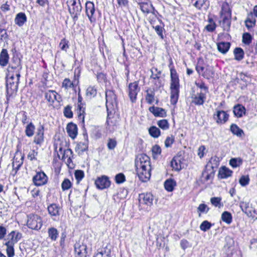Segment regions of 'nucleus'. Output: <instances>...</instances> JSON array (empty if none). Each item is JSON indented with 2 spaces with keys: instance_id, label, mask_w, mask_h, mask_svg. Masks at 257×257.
<instances>
[{
  "instance_id": "nucleus-1",
  "label": "nucleus",
  "mask_w": 257,
  "mask_h": 257,
  "mask_svg": "<svg viewBox=\"0 0 257 257\" xmlns=\"http://www.w3.org/2000/svg\"><path fill=\"white\" fill-rule=\"evenodd\" d=\"M135 166L140 180L144 182L149 180L151 170L150 158L146 154H139L135 160Z\"/></svg>"
},
{
  "instance_id": "nucleus-2",
  "label": "nucleus",
  "mask_w": 257,
  "mask_h": 257,
  "mask_svg": "<svg viewBox=\"0 0 257 257\" xmlns=\"http://www.w3.org/2000/svg\"><path fill=\"white\" fill-rule=\"evenodd\" d=\"M170 102L171 104L175 105L177 103L179 98L180 83L178 75L173 66L170 68Z\"/></svg>"
},
{
  "instance_id": "nucleus-3",
  "label": "nucleus",
  "mask_w": 257,
  "mask_h": 257,
  "mask_svg": "<svg viewBox=\"0 0 257 257\" xmlns=\"http://www.w3.org/2000/svg\"><path fill=\"white\" fill-rule=\"evenodd\" d=\"M22 237V234L17 230H13L4 239V244L7 246L6 251L8 257L15 255L14 245Z\"/></svg>"
},
{
  "instance_id": "nucleus-4",
  "label": "nucleus",
  "mask_w": 257,
  "mask_h": 257,
  "mask_svg": "<svg viewBox=\"0 0 257 257\" xmlns=\"http://www.w3.org/2000/svg\"><path fill=\"white\" fill-rule=\"evenodd\" d=\"M20 76L21 75L19 72L15 75L14 74H9L6 81L7 91L8 93H13L17 91Z\"/></svg>"
},
{
  "instance_id": "nucleus-5",
  "label": "nucleus",
  "mask_w": 257,
  "mask_h": 257,
  "mask_svg": "<svg viewBox=\"0 0 257 257\" xmlns=\"http://www.w3.org/2000/svg\"><path fill=\"white\" fill-rule=\"evenodd\" d=\"M27 225L29 228L39 230L43 225L42 218L37 214H29L28 215Z\"/></svg>"
},
{
  "instance_id": "nucleus-6",
  "label": "nucleus",
  "mask_w": 257,
  "mask_h": 257,
  "mask_svg": "<svg viewBox=\"0 0 257 257\" xmlns=\"http://www.w3.org/2000/svg\"><path fill=\"white\" fill-rule=\"evenodd\" d=\"M77 3L76 0H69L68 3L71 4L72 8H69V12L74 21L78 20V16L80 15L82 11V6L79 0Z\"/></svg>"
},
{
  "instance_id": "nucleus-7",
  "label": "nucleus",
  "mask_w": 257,
  "mask_h": 257,
  "mask_svg": "<svg viewBox=\"0 0 257 257\" xmlns=\"http://www.w3.org/2000/svg\"><path fill=\"white\" fill-rule=\"evenodd\" d=\"M106 107L107 110L113 109L117 105V97L112 90H105Z\"/></svg>"
},
{
  "instance_id": "nucleus-8",
  "label": "nucleus",
  "mask_w": 257,
  "mask_h": 257,
  "mask_svg": "<svg viewBox=\"0 0 257 257\" xmlns=\"http://www.w3.org/2000/svg\"><path fill=\"white\" fill-rule=\"evenodd\" d=\"M140 91L138 82L135 81L128 85V92L130 98L132 102H135L137 99V96Z\"/></svg>"
},
{
  "instance_id": "nucleus-9",
  "label": "nucleus",
  "mask_w": 257,
  "mask_h": 257,
  "mask_svg": "<svg viewBox=\"0 0 257 257\" xmlns=\"http://www.w3.org/2000/svg\"><path fill=\"white\" fill-rule=\"evenodd\" d=\"M48 211L54 221H58L60 215L61 208L59 205L52 203L47 207Z\"/></svg>"
},
{
  "instance_id": "nucleus-10",
  "label": "nucleus",
  "mask_w": 257,
  "mask_h": 257,
  "mask_svg": "<svg viewBox=\"0 0 257 257\" xmlns=\"http://www.w3.org/2000/svg\"><path fill=\"white\" fill-rule=\"evenodd\" d=\"M33 181L36 186H42L47 183L48 177L44 172H37L33 177Z\"/></svg>"
},
{
  "instance_id": "nucleus-11",
  "label": "nucleus",
  "mask_w": 257,
  "mask_h": 257,
  "mask_svg": "<svg viewBox=\"0 0 257 257\" xmlns=\"http://www.w3.org/2000/svg\"><path fill=\"white\" fill-rule=\"evenodd\" d=\"M95 11L94 3L90 1H87L85 4V12L91 23L96 21V18L94 17Z\"/></svg>"
},
{
  "instance_id": "nucleus-12",
  "label": "nucleus",
  "mask_w": 257,
  "mask_h": 257,
  "mask_svg": "<svg viewBox=\"0 0 257 257\" xmlns=\"http://www.w3.org/2000/svg\"><path fill=\"white\" fill-rule=\"evenodd\" d=\"M192 102L196 105H201L204 104L206 98V94L203 91L193 93L191 95Z\"/></svg>"
},
{
  "instance_id": "nucleus-13",
  "label": "nucleus",
  "mask_w": 257,
  "mask_h": 257,
  "mask_svg": "<svg viewBox=\"0 0 257 257\" xmlns=\"http://www.w3.org/2000/svg\"><path fill=\"white\" fill-rule=\"evenodd\" d=\"M75 257H87V250L86 244L77 242L74 245Z\"/></svg>"
},
{
  "instance_id": "nucleus-14",
  "label": "nucleus",
  "mask_w": 257,
  "mask_h": 257,
  "mask_svg": "<svg viewBox=\"0 0 257 257\" xmlns=\"http://www.w3.org/2000/svg\"><path fill=\"white\" fill-rule=\"evenodd\" d=\"M95 184L97 188L102 190L109 187L110 185V181L107 176H102L95 180Z\"/></svg>"
},
{
  "instance_id": "nucleus-15",
  "label": "nucleus",
  "mask_w": 257,
  "mask_h": 257,
  "mask_svg": "<svg viewBox=\"0 0 257 257\" xmlns=\"http://www.w3.org/2000/svg\"><path fill=\"white\" fill-rule=\"evenodd\" d=\"M138 5L144 14L152 13L155 14V9L150 2H142L139 3Z\"/></svg>"
},
{
  "instance_id": "nucleus-16",
  "label": "nucleus",
  "mask_w": 257,
  "mask_h": 257,
  "mask_svg": "<svg viewBox=\"0 0 257 257\" xmlns=\"http://www.w3.org/2000/svg\"><path fill=\"white\" fill-rule=\"evenodd\" d=\"M45 97L50 105H52L55 100L59 102L61 100V97L58 95V93L54 90H49L45 92Z\"/></svg>"
},
{
  "instance_id": "nucleus-17",
  "label": "nucleus",
  "mask_w": 257,
  "mask_h": 257,
  "mask_svg": "<svg viewBox=\"0 0 257 257\" xmlns=\"http://www.w3.org/2000/svg\"><path fill=\"white\" fill-rule=\"evenodd\" d=\"M229 115L223 110H217L213 115V118L218 124L224 123L228 119Z\"/></svg>"
},
{
  "instance_id": "nucleus-18",
  "label": "nucleus",
  "mask_w": 257,
  "mask_h": 257,
  "mask_svg": "<svg viewBox=\"0 0 257 257\" xmlns=\"http://www.w3.org/2000/svg\"><path fill=\"white\" fill-rule=\"evenodd\" d=\"M153 196L151 193H143L139 195V202L140 204L151 206L153 204Z\"/></svg>"
},
{
  "instance_id": "nucleus-19",
  "label": "nucleus",
  "mask_w": 257,
  "mask_h": 257,
  "mask_svg": "<svg viewBox=\"0 0 257 257\" xmlns=\"http://www.w3.org/2000/svg\"><path fill=\"white\" fill-rule=\"evenodd\" d=\"M152 75L151 78L153 80V82L157 87H160L161 85V80L160 75L161 72L158 70L157 68H154L151 70Z\"/></svg>"
},
{
  "instance_id": "nucleus-20",
  "label": "nucleus",
  "mask_w": 257,
  "mask_h": 257,
  "mask_svg": "<svg viewBox=\"0 0 257 257\" xmlns=\"http://www.w3.org/2000/svg\"><path fill=\"white\" fill-rule=\"evenodd\" d=\"M44 127L42 124H40L37 130L36 135L34 137V142L38 145H41L44 141Z\"/></svg>"
},
{
  "instance_id": "nucleus-21",
  "label": "nucleus",
  "mask_w": 257,
  "mask_h": 257,
  "mask_svg": "<svg viewBox=\"0 0 257 257\" xmlns=\"http://www.w3.org/2000/svg\"><path fill=\"white\" fill-rule=\"evenodd\" d=\"M149 109L155 116L164 117L167 115L166 111L164 108L153 106L150 107Z\"/></svg>"
},
{
  "instance_id": "nucleus-22",
  "label": "nucleus",
  "mask_w": 257,
  "mask_h": 257,
  "mask_svg": "<svg viewBox=\"0 0 257 257\" xmlns=\"http://www.w3.org/2000/svg\"><path fill=\"white\" fill-rule=\"evenodd\" d=\"M9 59L7 50L3 49L0 53V65L3 67L6 66L9 63Z\"/></svg>"
},
{
  "instance_id": "nucleus-23",
  "label": "nucleus",
  "mask_w": 257,
  "mask_h": 257,
  "mask_svg": "<svg viewBox=\"0 0 257 257\" xmlns=\"http://www.w3.org/2000/svg\"><path fill=\"white\" fill-rule=\"evenodd\" d=\"M220 18L221 19L220 23L223 30L227 32L229 31L231 23V17L220 16Z\"/></svg>"
},
{
  "instance_id": "nucleus-24",
  "label": "nucleus",
  "mask_w": 257,
  "mask_h": 257,
  "mask_svg": "<svg viewBox=\"0 0 257 257\" xmlns=\"http://www.w3.org/2000/svg\"><path fill=\"white\" fill-rule=\"evenodd\" d=\"M67 132L72 139H74L77 135V125L72 123H69L66 127Z\"/></svg>"
},
{
  "instance_id": "nucleus-25",
  "label": "nucleus",
  "mask_w": 257,
  "mask_h": 257,
  "mask_svg": "<svg viewBox=\"0 0 257 257\" xmlns=\"http://www.w3.org/2000/svg\"><path fill=\"white\" fill-rule=\"evenodd\" d=\"M233 172L226 167L225 166L221 167L218 172V177L220 179H226L232 176Z\"/></svg>"
},
{
  "instance_id": "nucleus-26",
  "label": "nucleus",
  "mask_w": 257,
  "mask_h": 257,
  "mask_svg": "<svg viewBox=\"0 0 257 257\" xmlns=\"http://www.w3.org/2000/svg\"><path fill=\"white\" fill-rule=\"evenodd\" d=\"M233 112L236 117H241L245 114L246 109L242 105L238 104L234 106Z\"/></svg>"
},
{
  "instance_id": "nucleus-27",
  "label": "nucleus",
  "mask_w": 257,
  "mask_h": 257,
  "mask_svg": "<svg viewBox=\"0 0 257 257\" xmlns=\"http://www.w3.org/2000/svg\"><path fill=\"white\" fill-rule=\"evenodd\" d=\"M220 16L231 17V9L229 4L226 2H223L221 5Z\"/></svg>"
},
{
  "instance_id": "nucleus-28",
  "label": "nucleus",
  "mask_w": 257,
  "mask_h": 257,
  "mask_svg": "<svg viewBox=\"0 0 257 257\" xmlns=\"http://www.w3.org/2000/svg\"><path fill=\"white\" fill-rule=\"evenodd\" d=\"M27 21V17L25 13H18L15 18V24L18 25L19 27H22Z\"/></svg>"
},
{
  "instance_id": "nucleus-29",
  "label": "nucleus",
  "mask_w": 257,
  "mask_h": 257,
  "mask_svg": "<svg viewBox=\"0 0 257 257\" xmlns=\"http://www.w3.org/2000/svg\"><path fill=\"white\" fill-rule=\"evenodd\" d=\"M9 67L12 69L15 70L16 73L19 72V74H20V72L22 69L21 60L18 58H16V59L13 58L12 62Z\"/></svg>"
},
{
  "instance_id": "nucleus-30",
  "label": "nucleus",
  "mask_w": 257,
  "mask_h": 257,
  "mask_svg": "<svg viewBox=\"0 0 257 257\" xmlns=\"http://www.w3.org/2000/svg\"><path fill=\"white\" fill-rule=\"evenodd\" d=\"M230 46L229 42H220L217 44V49L221 53L225 54L229 50Z\"/></svg>"
},
{
  "instance_id": "nucleus-31",
  "label": "nucleus",
  "mask_w": 257,
  "mask_h": 257,
  "mask_svg": "<svg viewBox=\"0 0 257 257\" xmlns=\"http://www.w3.org/2000/svg\"><path fill=\"white\" fill-rule=\"evenodd\" d=\"M256 21L252 18V14L250 13L245 21V25L248 30H250L255 25Z\"/></svg>"
},
{
  "instance_id": "nucleus-32",
  "label": "nucleus",
  "mask_w": 257,
  "mask_h": 257,
  "mask_svg": "<svg viewBox=\"0 0 257 257\" xmlns=\"http://www.w3.org/2000/svg\"><path fill=\"white\" fill-rule=\"evenodd\" d=\"M230 131L234 135L238 137L244 135L243 130L240 128L236 124H232L230 127Z\"/></svg>"
},
{
  "instance_id": "nucleus-33",
  "label": "nucleus",
  "mask_w": 257,
  "mask_h": 257,
  "mask_svg": "<svg viewBox=\"0 0 257 257\" xmlns=\"http://www.w3.org/2000/svg\"><path fill=\"white\" fill-rule=\"evenodd\" d=\"M233 53L234 55V59L237 61H241L244 58V53L243 49L241 48H235L234 49Z\"/></svg>"
},
{
  "instance_id": "nucleus-34",
  "label": "nucleus",
  "mask_w": 257,
  "mask_h": 257,
  "mask_svg": "<svg viewBox=\"0 0 257 257\" xmlns=\"http://www.w3.org/2000/svg\"><path fill=\"white\" fill-rule=\"evenodd\" d=\"M48 234L49 237L52 240L55 241L58 237L59 232L56 228L52 227L48 228Z\"/></svg>"
},
{
  "instance_id": "nucleus-35",
  "label": "nucleus",
  "mask_w": 257,
  "mask_h": 257,
  "mask_svg": "<svg viewBox=\"0 0 257 257\" xmlns=\"http://www.w3.org/2000/svg\"><path fill=\"white\" fill-rule=\"evenodd\" d=\"M73 156V153L71 149H67L64 150L63 153L62 159H67V163L69 164L72 162V158Z\"/></svg>"
},
{
  "instance_id": "nucleus-36",
  "label": "nucleus",
  "mask_w": 257,
  "mask_h": 257,
  "mask_svg": "<svg viewBox=\"0 0 257 257\" xmlns=\"http://www.w3.org/2000/svg\"><path fill=\"white\" fill-rule=\"evenodd\" d=\"M176 186V182L173 179H168L164 183V187L166 190L171 192Z\"/></svg>"
},
{
  "instance_id": "nucleus-37",
  "label": "nucleus",
  "mask_w": 257,
  "mask_h": 257,
  "mask_svg": "<svg viewBox=\"0 0 257 257\" xmlns=\"http://www.w3.org/2000/svg\"><path fill=\"white\" fill-rule=\"evenodd\" d=\"M149 134L154 138H158L161 135V131L156 126H152L149 129Z\"/></svg>"
},
{
  "instance_id": "nucleus-38",
  "label": "nucleus",
  "mask_w": 257,
  "mask_h": 257,
  "mask_svg": "<svg viewBox=\"0 0 257 257\" xmlns=\"http://www.w3.org/2000/svg\"><path fill=\"white\" fill-rule=\"evenodd\" d=\"M97 94V90L95 86H89L86 91V96L89 99L95 97Z\"/></svg>"
},
{
  "instance_id": "nucleus-39",
  "label": "nucleus",
  "mask_w": 257,
  "mask_h": 257,
  "mask_svg": "<svg viewBox=\"0 0 257 257\" xmlns=\"http://www.w3.org/2000/svg\"><path fill=\"white\" fill-rule=\"evenodd\" d=\"M35 126L34 124L31 122L26 127L25 134L28 137H32L34 134Z\"/></svg>"
},
{
  "instance_id": "nucleus-40",
  "label": "nucleus",
  "mask_w": 257,
  "mask_h": 257,
  "mask_svg": "<svg viewBox=\"0 0 257 257\" xmlns=\"http://www.w3.org/2000/svg\"><path fill=\"white\" fill-rule=\"evenodd\" d=\"M221 219L227 224H230L232 220L231 214L228 211L223 212L221 215Z\"/></svg>"
},
{
  "instance_id": "nucleus-41",
  "label": "nucleus",
  "mask_w": 257,
  "mask_h": 257,
  "mask_svg": "<svg viewBox=\"0 0 257 257\" xmlns=\"http://www.w3.org/2000/svg\"><path fill=\"white\" fill-rule=\"evenodd\" d=\"M214 72L210 67H207L205 68L204 72L202 73V76L207 79H209L214 76Z\"/></svg>"
},
{
  "instance_id": "nucleus-42",
  "label": "nucleus",
  "mask_w": 257,
  "mask_h": 257,
  "mask_svg": "<svg viewBox=\"0 0 257 257\" xmlns=\"http://www.w3.org/2000/svg\"><path fill=\"white\" fill-rule=\"evenodd\" d=\"M151 24L152 25L153 29L155 30L157 34L161 37L162 39H164L163 32L164 30L163 27L161 26H154V23L153 21H150Z\"/></svg>"
},
{
  "instance_id": "nucleus-43",
  "label": "nucleus",
  "mask_w": 257,
  "mask_h": 257,
  "mask_svg": "<svg viewBox=\"0 0 257 257\" xmlns=\"http://www.w3.org/2000/svg\"><path fill=\"white\" fill-rule=\"evenodd\" d=\"M208 0H198L197 1L195 4H194V6L197 9L200 10L201 8L204 6H205L206 7L205 8V9L207 10L208 8H209V4H206V2Z\"/></svg>"
},
{
  "instance_id": "nucleus-44",
  "label": "nucleus",
  "mask_w": 257,
  "mask_h": 257,
  "mask_svg": "<svg viewBox=\"0 0 257 257\" xmlns=\"http://www.w3.org/2000/svg\"><path fill=\"white\" fill-rule=\"evenodd\" d=\"M78 117L79 119L81 120L83 122L84 121L85 107L84 104H78Z\"/></svg>"
},
{
  "instance_id": "nucleus-45",
  "label": "nucleus",
  "mask_w": 257,
  "mask_h": 257,
  "mask_svg": "<svg viewBox=\"0 0 257 257\" xmlns=\"http://www.w3.org/2000/svg\"><path fill=\"white\" fill-rule=\"evenodd\" d=\"M221 198L218 197H212L210 199V202L215 207L220 208L223 206V204L221 202Z\"/></svg>"
},
{
  "instance_id": "nucleus-46",
  "label": "nucleus",
  "mask_w": 257,
  "mask_h": 257,
  "mask_svg": "<svg viewBox=\"0 0 257 257\" xmlns=\"http://www.w3.org/2000/svg\"><path fill=\"white\" fill-rule=\"evenodd\" d=\"M196 70L197 72V73L200 75L203 73L205 71V67H204L203 65V61L201 59H199L198 61L197 64L195 67Z\"/></svg>"
},
{
  "instance_id": "nucleus-47",
  "label": "nucleus",
  "mask_w": 257,
  "mask_h": 257,
  "mask_svg": "<svg viewBox=\"0 0 257 257\" xmlns=\"http://www.w3.org/2000/svg\"><path fill=\"white\" fill-rule=\"evenodd\" d=\"M146 92V100L149 104H151L154 101L155 93L151 90H147Z\"/></svg>"
},
{
  "instance_id": "nucleus-48",
  "label": "nucleus",
  "mask_w": 257,
  "mask_h": 257,
  "mask_svg": "<svg viewBox=\"0 0 257 257\" xmlns=\"http://www.w3.org/2000/svg\"><path fill=\"white\" fill-rule=\"evenodd\" d=\"M62 87L68 90L69 88H74V84L69 78H65L62 82Z\"/></svg>"
},
{
  "instance_id": "nucleus-49",
  "label": "nucleus",
  "mask_w": 257,
  "mask_h": 257,
  "mask_svg": "<svg viewBox=\"0 0 257 257\" xmlns=\"http://www.w3.org/2000/svg\"><path fill=\"white\" fill-rule=\"evenodd\" d=\"M252 37L249 33H245L242 35V43L249 45L252 41Z\"/></svg>"
},
{
  "instance_id": "nucleus-50",
  "label": "nucleus",
  "mask_w": 257,
  "mask_h": 257,
  "mask_svg": "<svg viewBox=\"0 0 257 257\" xmlns=\"http://www.w3.org/2000/svg\"><path fill=\"white\" fill-rule=\"evenodd\" d=\"M157 125L161 129L167 130L169 128V123L167 119H162L157 121Z\"/></svg>"
},
{
  "instance_id": "nucleus-51",
  "label": "nucleus",
  "mask_w": 257,
  "mask_h": 257,
  "mask_svg": "<svg viewBox=\"0 0 257 257\" xmlns=\"http://www.w3.org/2000/svg\"><path fill=\"white\" fill-rule=\"evenodd\" d=\"M171 166L173 169L176 171H179L181 169V162L173 158L171 162Z\"/></svg>"
},
{
  "instance_id": "nucleus-52",
  "label": "nucleus",
  "mask_w": 257,
  "mask_h": 257,
  "mask_svg": "<svg viewBox=\"0 0 257 257\" xmlns=\"http://www.w3.org/2000/svg\"><path fill=\"white\" fill-rule=\"evenodd\" d=\"M242 160L238 158H232L229 161V165L233 168L239 166L242 164Z\"/></svg>"
},
{
  "instance_id": "nucleus-53",
  "label": "nucleus",
  "mask_w": 257,
  "mask_h": 257,
  "mask_svg": "<svg viewBox=\"0 0 257 257\" xmlns=\"http://www.w3.org/2000/svg\"><path fill=\"white\" fill-rule=\"evenodd\" d=\"M209 210V208L205 204H200L197 208V212L199 213V216L201 213H207Z\"/></svg>"
},
{
  "instance_id": "nucleus-54",
  "label": "nucleus",
  "mask_w": 257,
  "mask_h": 257,
  "mask_svg": "<svg viewBox=\"0 0 257 257\" xmlns=\"http://www.w3.org/2000/svg\"><path fill=\"white\" fill-rule=\"evenodd\" d=\"M117 145V142L115 139L109 138L107 140V147L110 150L114 149Z\"/></svg>"
},
{
  "instance_id": "nucleus-55",
  "label": "nucleus",
  "mask_w": 257,
  "mask_h": 257,
  "mask_svg": "<svg viewBox=\"0 0 257 257\" xmlns=\"http://www.w3.org/2000/svg\"><path fill=\"white\" fill-rule=\"evenodd\" d=\"M212 226L210 222L207 220L203 221L200 225V229L203 231L209 230Z\"/></svg>"
},
{
  "instance_id": "nucleus-56",
  "label": "nucleus",
  "mask_w": 257,
  "mask_h": 257,
  "mask_svg": "<svg viewBox=\"0 0 257 257\" xmlns=\"http://www.w3.org/2000/svg\"><path fill=\"white\" fill-rule=\"evenodd\" d=\"M94 257H110V250L103 249L97 253Z\"/></svg>"
},
{
  "instance_id": "nucleus-57",
  "label": "nucleus",
  "mask_w": 257,
  "mask_h": 257,
  "mask_svg": "<svg viewBox=\"0 0 257 257\" xmlns=\"http://www.w3.org/2000/svg\"><path fill=\"white\" fill-rule=\"evenodd\" d=\"M72 186V183L70 181L66 178L65 179L61 184L62 189L63 191L68 190Z\"/></svg>"
},
{
  "instance_id": "nucleus-58",
  "label": "nucleus",
  "mask_w": 257,
  "mask_h": 257,
  "mask_svg": "<svg viewBox=\"0 0 257 257\" xmlns=\"http://www.w3.org/2000/svg\"><path fill=\"white\" fill-rule=\"evenodd\" d=\"M69 41L66 39H62L59 44V47L61 50L67 51V50L69 48Z\"/></svg>"
},
{
  "instance_id": "nucleus-59",
  "label": "nucleus",
  "mask_w": 257,
  "mask_h": 257,
  "mask_svg": "<svg viewBox=\"0 0 257 257\" xmlns=\"http://www.w3.org/2000/svg\"><path fill=\"white\" fill-rule=\"evenodd\" d=\"M152 154L154 158H156L161 153V147L157 145L154 146L152 149Z\"/></svg>"
},
{
  "instance_id": "nucleus-60",
  "label": "nucleus",
  "mask_w": 257,
  "mask_h": 257,
  "mask_svg": "<svg viewBox=\"0 0 257 257\" xmlns=\"http://www.w3.org/2000/svg\"><path fill=\"white\" fill-rule=\"evenodd\" d=\"M72 107L70 105L66 106L64 109V115L67 118H72L73 117V112L71 110Z\"/></svg>"
},
{
  "instance_id": "nucleus-61",
  "label": "nucleus",
  "mask_w": 257,
  "mask_h": 257,
  "mask_svg": "<svg viewBox=\"0 0 257 257\" xmlns=\"http://www.w3.org/2000/svg\"><path fill=\"white\" fill-rule=\"evenodd\" d=\"M175 142V137L173 135H171V136H168L165 140V146L166 148L171 147L172 145Z\"/></svg>"
},
{
  "instance_id": "nucleus-62",
  "label": "nucleus",
  "mask_w": 257,
  "mask_h": 257,
  "mask_svg": "<svg viewBox=\"0 0 257 257\" xmlns=\"http://www.w3.org/2000/svg\"><path fill=\"white\" fill-rule=\"evenodd\" d=\"M115 180L117 184H121L125 181V177L123 173H120L115 176Z\"/></svg>"
},
{
  "instance_id": "nucleus-63",
  "label": "nucleus",
  "mask_w": 257,
  "mask_h": 257,
  "mask_svg": "<svg viewBox=\"0 0 257 257\" xmlns=\"http://www.w3.org/2000/svg\"><path fill=\"white\" fill-rule=\"evenodd\" d=\"M249 178L248 176H242L239 179V182L241 186H245L249 183Z\"/></svg>"
},
{
  "instance_id": "nucleus-64",
  "label": "nucleus",
  "mask_w": 257,
  "mask_h": 257,
  "mask_svg": "<svg viewBox=\"0 0 257 257\" xmlns=\"http://www.w3.org/2000/svg\"><path fill=\"white\" fill-rule=\"evenodd\" d=\"M75 177L77 182L81 181L84 177V172L82 170H78L75 171L74 173Z\"/></svg>"
}]
</instances>
